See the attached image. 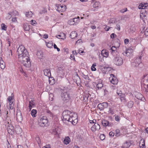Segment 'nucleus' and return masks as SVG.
Listing matches in <instances>:
<instances>
[{"label":"nucleus","instance_id":"1","mask_svg":"<svg viewBox=\"0 0 148 148\" xmlns=\"http://www.w3.org/2000/svg\"><path fill=\"white\" fill-rule=\"evenodd\" d=\"M75 114L71 111L66 110L64 111L62 113L63 121H67L71 122V123L75 125L77 123V121L74 117Z\"/></svg>","mask_w":148,"mask_h":148},{"label":"nucleus","instance_id":"2","mask_svg":"<svg viewBox=\"0 0 148 148\" xmlns=\"http://www.w3.org/2000/svg\"><path fill=\"white\" fill-rule=\"evenodd\" d=\"M17 52L18 56V60H22V58L26 57L27 58L28 56H29L28 52L22 45H20L18 47Z\"/></svg>","mask_w":148,"mask_h":148},{"label":"nucleus","instance_id":"3","mask_svg":"<svg viewBox=\"0 0 148 148\" xmlns=\"http://www.w3.org/2000/svg\"><path fill=\"white\" fill-rule=\"evenodd\" d=\"M116 55H114L113 62L116 65L120 66L123 63V59L119 55L118 52H116Z\"/></svg>","mask_w":148,"mask_h":148},{"label":"nucleus","instance_id":"4","mask_svg":"<svg viewBox=\"0 0 148 148\" xmlns=\"http://www.w3.org/2000/svg\"><path fill=\"white\" fill-rule=\"evenodd\" d=\"M62 99L64 103H67L71 99L70 94L67 92L63 91L61 94Z\"/></svg>","mask_w":148,"mask_h":148},{"label":"nucleus","instance_id":"5","mask_svg":"<svg viewBox=\"0 0 148 148\" xmlns=\"http://www.w3.org/2000/svg\"><path fill=\"white\" fill-rule=\"evenodd\" d=\"M18 60L26 67H29L31 65V62L29 56H28L27 58H26V57H24L22 58V60Z\"/></svg>","mask_w":148,"mask_h":148},{"label":"nucleus","instance_id":"6","mask_svg":"<svg viewBox=\"0 0 148 148\" xmlns=\"http://www.w3.org/2000/svg\"><path fill=\"white\" fill-rule=\"evenodd\" d=\"M39 125L41 127H44L48 123V120L45 116H42L40 117L38 120Z\"/></svg>","mask_w":148,"mask_h":148},{"label":"nucleus","instance_id":"7","mask_svg":"<svg viewBox=\"0 0 148 148\" xmlns=\"http://www.w3.org/2000/svg\"><path fill=\"white\" fill-rule=\"evenodd\" d=\"M143 56V53L140 54V56L138 58H137L134 60V62L132 63V66L134 67H137L138 66L140 63H141V58Z\"/></svg>","mask_w":148,"mask_h":148},{"label":"nucleus","instance_id":"8","mask_svg":"<svg viewBox=\"0 0 148 148\" xmlns=\"http://www.w3.org/2000/svg\"><path fill=\"white\" fill-rule=\"evenodd\" d=\"M56 10L59 12H62L66 10V6L65 5H61L59 4H56Z\"/></svg>","mask_w":148,"mask_h":148},{"label":"nucleus","instance_id":"9","mask_svg":"<svg viewBox=\"0 0 148 148\" xmlns=\"http://www.w3.org/2000/svg\"><path fill=\"white\" fill-rule=\"evenodd\" d=\"M110 77L109 78V79L110 81L111 82L114 84H117L118 82V80L115 77L114 75L111 74L110 75Z\"/></svg>","mask_w":148,"mask_h":148},{"label":"nucleus","instance_id":"10","mask_svg":"<svg viewBox=\"0 0 148 148\" xmlns=\"http://www.w3.org/2000/svg\"><path fill=\"white\" fill-rule=\"evenodd\" d=\"M14 127L12 124H10L7 126V131L8 133L12 135L14 133Z\"/></svg>","mask_w":148,"mask_h":148},{"label":"nucleus","instance_id":"11","mask_svg":"<svg viewBox=\"0 0 148 148\" xmlns=\"http://www.w3.org/2000/svg\"><path fill=\"white\" fill-rule=\"evenodd\" d=\"M16 117L17 121L21 122L22 120V116L21 112L20 110H18L17 111Z\"/></svg>","mask_w":148,"mask_h":148},{"label":"nucleus","instance_id":"12","mask_svg":"<svg viewBox=\"0 0 148 148\" xmlns=\"http://www.w3.org/2000/svg\"><path fill=\"white\" fill-rule=\"evenodd\" d=\"M73 79L77 85H80L81 83V80L78 75L76 74L73 77Z\"/></svg>","mask_w":148,"mask_h":148},{"label":"nucleus","instance_id":"13","mask_svg":"<svg viewBox=\"0 0 148 148\" xmlns=\"http://www.w3.org/2000/svg\"><path fill=\"white\" fill-rule=\"evenodd\" d=\"M100 128V126L98 123H95L91 128V130L92 131H95L96 130H99Z\"/></svg>","mask_w":148,"mask_h":148},{"label":"nucleus","instance_id":"14","mask_svg":"<svg viewBox=\"0 0 148 148\" xmlns=\"http://www.w3.org/2000/svg\"><path fill=\"white\" fill-rule=\"evenodd\" d=\"M44 75L48 77L51 76V73L50 70L49 69H46L44 70Z\"/></svg>","mask_w":148,"mask_h":148},{"label":"nucleus","instance_id":"15","mask_svg":"<svg viewBox=\"0 0 148 148\" xmlns=\"http://www.w3.org/2000/svg\"><path fill=\"white\" fill-rule=\"evenodd\" d=\"M135 97L138 99L144 101L145 98L143 97V95L141 93H138L136 95Z\"/></svg>","mask_w":148,"mask_h":148},{"label":"nucleus","instance_id":"16","mask_svg":"<svg viewBox=\"0 0 148 148\" xmlns=\"http://www.w3.org/2000/svg\"><path fill=\"white\" fill-rule=\"evenodd\" d=\"M0 67L2 69H4L5 67V63L1 57L0 58Z\"/></svg>","mask_w":148,"mask_h":148},{"label":"nucleus","instance_id":"17","mask_svg":"<svg viewBox=\"0 0 148 148\" xmlns=\"http://www.w3.org/2000/svg\"><path fill=\"white\" fill-rule=\"evenodd\" d=\"M15 130L16 133L18 134H20L22 132V130L21 128L18 126L15 127Z\"/></svg>","mask_w":148,"mask_h":148},{"label":"nucleus","instance_id":"18","mask_svg":"<svg viewBox=\"0 0 148 148\" xmlns=\"http://www.w3.org/2000/svg\"><path fill=\"white\" fill-rule=\"evenodd\" d=\"M77 36V34L75 31L72 32L70 35V37L71 38H74Z\"/></svg>","mask_w":148,"mask_h":148},{"label":"nucleus","instance_id":"19","mask_svg":"<svg viewBox=\"0 0 148 148\" xmlns=\"http://www.w3.org/2000/svg\"><path fill=\"white\" fill-rule=\"evenodd\" d=\"M56 37L58 38L64 39L66 38V36L64 33H60V35L57 36Z\"/></svg>","mask_w":148,"mask_h":148},{"label":"nucleus","instance_id":"20","mask_svg":"<svg viewBox=\"0 0 148 148\" xmlns=\"http://www.w3.org/2000/svg\"><path fill=\"white\" fill-rule=\"evenodd\" d=\"M70 141V139L69 137H66L63 140L64 143L66 145L69 144Z\"/></svg>","mask_w":148,"mask_h":148},{"label":"nucleus","instance_id":"21","mask_svg":"<svg viewBox=\"0 0 148 148\" xmlns=\"http://www.w3.org/2000/svg\"><path fill=\"white\" fill-rule=\"evenodd\" d=\"M77 19L76 18H74L73 19H71L68 22V23L70 25H73L75 24V20Z\"/></svg>","mask_w":148,"mask_h":148},{"label":"nucleus","instance_id":"22","mask_svg":"<svg viewBox=\"0 0 148 148\" xmlns=\"http://www.w3.org/2000/svg\"><path fill=\"white\" fill-rule=\"evenodd\" d=\"M59 128L58 127H56L53 130V133L54 135H58L59 134Z\"/></svg>","mask_w":148,"mask_h":148},{"label":"nucleus","instance_id":"23","mask_svg":"<svg viewBox=\"0 0 148 148\" xmlns=\"http://www.w3.org/2000/svg\"><path fill=\"white\" fill-rule=\"evenodd\" d=\"M24 29L25 31H28L30 29L29 26L27 23H25L23 25Z\"/></svg>","mask_w":148,"mask_h":148},{"label":"nucleus","instance_id":"24","mask_svg":"<svg viewBox=\"0 0 148 148\" xmlns=\"http://www.w3.org/2000/svg\"><path fill=\"white\" fill-rule=\"evenodd\" d=\"M101 54L104 57H107L108 56V52L104 50H103L101 52Z\"/></svg>","mask_w":148,"mask_h":148},{"label":"nucleus","instance_id":"25","mask_svg":"<svg viewBox=\"0 0 148 148\" xmlns=\"http://www.w3.org/2000/svg\"><path fill=\"white\" fill-rule=\"evenodd\" d=\"M57 72L58 73V75H62L63 74V70L61 67L58 68V70H57Z\"/></svg>","mask_w":148,"mask_h":148},{"label":"nucleus","instance_id":"26","mask_svg":"<svg viewBox=\"0 0 148 148\" xmlns=\"http://www.w3.org/2000/svg\"><path fill=\"white\" fill-rule=\"evenodd\" d=\"M121 99V101L123 102H125V95L124 94H122L120 95L119 96Z\"/></svg>","mask_w":148,"mask_h":148},{"label":"nucleus","instance_id":"27","mask_svg":"<svg viewBox=\"0 0 148 148\" xmlns=\"http://www.w3.org/2000/svg\"><path fill=\"white\" fill-rule=\"evenodd\" d=\"M36 55L39 58L41 59L43 57V53L41 51H37Z\"/></svg>","mask_w":148,"mask_h":148},{"label":"nucleus","instance_id":"28","mask_svg":"<svg viewBox=\"0 0 148 148\" xmlns=\"http://www.w3.org/2000/svg\"><path fill=\"white\" fill-rule=\"evenodd\" d=\"M130 143L126 142L123 144L122 146V148H128L130 146Z\"/></svg>","mask_w":148,"mask_h":148},{"label":"nucleus","instance_id":"29","mask_svg":"<svg viewBox=\"0 0 148 148\" xmlns=\"http://www.w3.org/2000/svg\"><path fill=\"white\" fill-rule=\"evenodd\" d=\"M25 14L27 17L31 18L32 16V13L31 11H28L26 12Z\"/></svg>","mask_w":148,"mask_h":148},{"label":"nucleus","instance_id":"30","mask_svg":"<svg viewBox=\"0 0 148 148\" xmlns=\"http://www.w3.org/2000/svg\"><path fill=\"white\" fill-rule=\"evenodd\" d=\"M10 12L12 16H16L19 15L18 12L15 10H13Z\"/></svg>","mask_w":148,"mask_h":148},{"label":"nucleus","instance_id":"31","mask_svg":"<svg viewBox=\"0 0 148 148\" xmlns=\"http://www.w3.org/2000/svg\"><path fill=\"white\" fill-rule=\"evenodd\" d=\"M37 112V111L36 110L33 109L31 112V114L33 117H35L36 116V114Z\"/></svg>","mask_w":148,"mask_h":148},{"label":"nucleus","instance_id":"32","mask_svg":"<svg viewBox=\"0 0 148 148\" xmlns=\"http://www.w3.org/2000/svg\"><path fill=\"white\" fill-rule=\"evenodd\" d=\"M109 122L105 120H104L102 121L101 122L102 124L104 126H108Z\"/></svg>","mask_w":148,"mask_h":148},{"label":"nucleus","instance_id":"33","mask_svg":"<svg viewBox=\"0 0 148 148\" xmlns=\"http://www.w3.org/2000/svg\"><path fill=\"white\" fill-rule=\"evenodd\" d=\"M103 87V84L102 82H99L97 84V87L98 90L101 89Z\"/></svg>","mask_w":148,"mask_h":148},{"label":"nucleus","instance_id":"34","mask_svg":"<svg viewBox=\"0 0 148 148\" xmlns=\"http://www.w3.org/2000/svg\"><path fill=\"white\" fill-rule=\"evenodd\" d=\"M100 5V3L99 2H96L93 5V7L94 8H96L98 7Z\"/></svg>","mask_w":148,"mask_h":148},{"label":"nucleus","instance_id":"35","mask_svg":"<svg viewBox=\"0 0 148 148\" xmlns=\"http://www.w3.org/2000/svg\"><path fill=\"white\" fill-rule=\"evenodd\" d=\"M133 102L132 101H130L128 102L127 106L129 108H132L133 107Z\"/></svg>","mask_w":148,"mask_h":148},{"label":"nucleus","instance_id":"36","mask_svg":"<svg viewBox=\"0 0 148 148\" xmlns=\"http://www.w3.org/2000/svg\"><path fill=\"white\" fill-rule=\"evenodd\" d=\"M120 135V130L119 129H116L115 130V136L118 137Z\"/></svg>","mask_w":148,"mask_h":148},{"label":"nucleus","instance_id":"37","mask_svg":"<svg viewBox=\"0 0 148 148\" xmlns=\"http://www.w3.org/2000/svg\"><path fill=\"white\" fill-rule=\"evenodd\" d=\"M34 106V104H33L32 100V101H29V109L30 110H31L33 106Z\"/></svg>","mask_w":148,"mask_h":148},{"label":"nucleus","instance_id":"38","mask_svg":"<svg viewBox=\"0 0 148 148\" xmlns=\"http://www.w3.org/2000/svg\"><path fill=\"white\" fill-rule=\"evenodd\" d=\"M47 46L49 48H51L53 46V43L51 42H48L46 43Z\"/></svg>","mask_w":148,"mask_h":148},{"label":"nucleus","instance_id":"39","mask_svg":"<svg viewBox=\"0 0 148 148\" xmlns=\"http://www.w3.org/2000/svg\"><path fill=\"white\" fill-rule=\"evenodd\" d=\"M82 77L85 79L89 80V77H88V75H85L84 73L82 74Z\"/></svg>","mask_w":148,"mask_h":148},{"label":"nucleus","instance_id":"40","mask_svg":"<svg viewBox=\"0 0 148 148\" xmlns=\"http://www.w3.org/2000/svg\"><path fill=\"white\" fill-rule=\"evenodd\" d=\"M132 50L131 48H129L126 51L125 53L129 55L132 52Z\"/></svg>","mask_w":148,"mask_h":148},{"label":"nucleus","instance_id":"41","mask_svg":"<svg viewBox=\"0 0 148 148\" xmlns=\"http://www.w3.org/2000/svg\"><path fill=\"white\" fill-rule=\"evenodd\" d=\"M102 104L103 103H99L97 107L100 110H102L104 109Z\"/></svg>","mask_w":148,"mask_h":148},{"label":"nucleus","instance_id":"42","mask_svg":"<svg viewBox=\"0 0 148 148\" xmlns=\"http://www.w3.org/2000/svg\"><path fill=\"white\" fill-rule=\"evenodd\" d=\"M1 28L3 30H6L7 29V26L5 25L4 24L2 23L1 25Z\"/></svg>","mask_w":148,"mask_h":148},{"label":"nucleus","instance_id":"43","mask_svg":"<svg viewBox=\"0 0 148 148\" xmlns=\"http://www.w3.org/2000/svg\"><path fill=\"white\" fill-rule=\"evenodd\" d=\"M12 16L10 12H8L7 14V15L6 17V18L7 19H10Z\"/></svg>","mask_w":148,"mask_h":148},{"label":"nucleus","instance_id":"44","mask_svg":"<svg viewBox=\"0 0 148 148\" xmlns=\"http://www.w3.org/2000/svg\"><path fill=\"white\" fill-rule=\"evenodd\" d=\"M103 109L104 108H107L108 107V104L107 103H103Z\"/></svg>","mask_w":148,"mask_h":148},{"label":"nucleus","instance_id":"45","mask_svg":"<svg viewBox=\"0 0 148 148\" xmlns=\"http://www.w3.org/2000/svg\"><path fill=\"white\" fill-rule=\"evenodd\" d=\"M99 138L101 140H103L105 139V136L104 134H101L100 135Z\"/></svg>","mask_w":148,"mask_h":148},{"label":"nucleus","instance_id":"46","mask_svg":"<svg viewBox=\"0 0 148 148\" xmlns=\"http://www.w3.org/2000/svg\"><path fill=\"white\" fill-rule=\"evenodd\" d=\"M8 102H10L9 103H11V104H12L13 102L11 101L12 100V97L9 96L8 98Z\"/></svg>","mask_w":148,"mask_h":148},{"label":"nucleus","instance_id":"47","mask_svg":"<svg viewBox=\"0 0 148 148\" xmlns=\"http://www.w3.org/2000/svg\"><path fill=\"white\" fill-rule=\"evenodd\" d=\"M53 94L51 93L49 95V99L52 101L53 99Z\"/></svg>","mask_w":148,"mask_h":148},{"label":"nucleus","instance_id":"48","mask_svg":"<svg viewBox=\"0 0 148 148\" xmlns=\"http://www.w3.org/2000/svg\"><path fill=\"white\" fill-rule=\"evenodd\" d=\"M115 28L116 29H117L118 30H120V25L119 24H117L116 25Z\"/></svg>","mask_w":148,"mask_h":148},{"label":"nucleus","instance_id":"49","mask_svg":"<svg viewBox=\"0 0 148 148\" xmlns=\"http://www.w3.org/2000/svg\"><path fill=\"white\" fill-rule=\"evenodd\" d=\"M144 5H143L142 4H140L138 7V8L139 9H144Z\"/></svg>","mask_w":148,"mask_h":148},{"label":"nucleus","instance_id":"50","mask_svg":"<svg viewBox=\"0 0 148 148\" xmlns=\"http://www.w3.org/2000/svg\"><path fill=\"white\" fill-rule=\"evenodd\" d=\"M108 112L109 113H110L112 114H113L114 113L113 110L111 108H109Z\"/></svg>","mask_w":148,"mask_h":148},{"label":"nucleus","instance_id":"51","mask_svg":"<svg viewBox=\"0 0 148 148\" xmlns=\"http://www.w3.org/2000/svg\"><path fill=\"white\" fill-rule=\"evenodd\" d=\"M53 47L54 49H56L58 51H60V49L57 47V46L56 45V44H54Z\"/></svg>","mask_w":148,"mask_h":148},{"label":"nucleus","instance_id":"52","mask_svg":"<svg viewBox=\"0 0 148 148\" xmlns=\"http://www.w3.org/2000/svg\"><path fill=\"white\" fill-rule=\"evenodd\" d=\"M46 112L47 113H48V114L49 115V116H52L53 114L50 110H47Z\"/></svg>","mask_w":148,"mask_h":148},{"label":"nucleus","instance_id":"53","mask_svg":"<svg viewBox=\"0 0 148 148\" xmlns=\"http://www.w3.org/2000/svg\"><path fill=\"white\" fill-rule=\"evenodd\" d=\"M116 92H117V94L119 96L120 95H121V94H123L122 93V92L121 91V90H117Z\"/></svg>","mask_w":148,"mask_h":148},{"label":"nucleus","instance_id":"54","mask_svg":"<svg viewBox=\"0 0 148 148\" xmlns=\"http://www.w3.org/2000/svg\"><path fill=\"white\" fill-rule=\"evenodd\" d=\"M145 34L146 36H148V27L146 29L145 31Z\"/></svg>","mask_w":148,"mask_h":148},{"label":"nucleus","instance_id":"55","mask_svg":"<svg viewBox=\"0 0 148 148\" xmlns=\"http://www.w3.org/2000/svg\"><path fill=\"white\" fill-rule=\"evenodd\" d=\"M127 10V8H125V9H123L121 10L120 11V12L121 13H124Z\"/></svg>","mask_w":148,"mask_h":148},{"label":"nucleus","instance_id":"56","mask_svg":"<svg viewBox=\"0 0 148 148\" xmlns=\"http://www.w3.org/2000/svg\"><path fill=\"white\" fill-rule=\"evenodd\" d=\"M111 38H114L116 37V35L114 33L110 35Z\"/></svg>","mask_w":148,"mask_h":148},{"label":"nucleus","instance_id":"57","mask_svg":"<svg viewBox=\"0 0 148 148\" xmlns=\"http://www.w3.org/2000/svg\"><path fill=\"white\" fill-rule=\"evenodd\" d=\"M42 148H51V147L50 145H47L43 147Z\"/></svg>","mask_w":148,"mask_h":148},{"label":"nucleus","instance_id":"58","mask_svg":"<svg viewBox=\"0 0 148 148\" xmlns=\"http://www.w3.org/2000/svg\"><path fill=\"white\" fill-rule=\"evenodd\" d=\"M114 135V133L112 132H110L109 133V135L111 137H113Z\"/></svg>","mask_w":148,"mask_h":148},{"label":"nucleus","instance_id":"59","mask_svg":"<svg viewBox=\"0 0 148 148\" xmlns=\"http://www.w3.org/2000/svg\"><path fill=\"white\" fill-rule=\"evenodd\" d=\"M120 119V118L119 116H116L115 117V119L116 121H119Z\"/></svg>","mask_w":148,"mask_h":148},{"label":"nucleus","instance_id":"60","mask_svg":"<svg viewBox=\"0 0 148 148\" xmlns=\"http://www.w3.org/2000/svg\"><path fill=\"white\" fill-rule=\"evenodd\" d=\"M36 140H37L38 144H39L40 143V139L39 137H37L36 138Z\"/></svg>","mask_w":148,"mask_h":148},{"label":"nucleus","instance_id":"61","mask_svg":"<svg viewBox=\"0 0 148 148\" xmlns=\"http://www.w3.org/2000/svg\"><path fill=\"white\" fill-rule=\"evenodd\" d=\"M70 58L71 59H72L73 60L75 61V59L74 57V56L73 54H71L70 56Z\"/></svg>","mask_w":148,"mask_h":148},{"label":"nucleus","instance_id":"62","mask_svg":"<svg viewBox=\"0 0 148 148\" xmlns=\"http://www.w3.org/2000/svg\"><path fill=\"white\" fill-rule=\"evenodd\" d=\"M124 43L125 44H127L129 42V39H126L124 40Z\"/></svg>","mask_w":148,"mask_h":148},{"label":"nucleus","instance_id":"63","mask_svg":"<svg viewBox=\"0 0 148 148\" xmlns=\"http://www.w3.org/2000/svg\"><path fill=\"white\" fill-rule=\"evenodd\" d=\"M116 49V48L115 47H112L111 48V50L112 51L115 52Z\"/></svg>","mask_w":148,"mask_h":148},{"label":"nucleus","instance_id":"64","mask_svg":"<svg viewBox=\"0 0 148 148\" xmlns=\"http://www.w3.org/2000/svg\"><path fill=\"white\" fill-rule=\"evenodd\" d=\"M140 147L141 148H144L145 147V143H144V144L141 145V146L140 143Z\"/></svg>","mask_w":148,"mask_h":148}]
</instances>
